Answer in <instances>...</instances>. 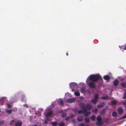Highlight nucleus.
<instances>
[{"label":"nucleus","instance_id":"nucleus-49","mask_svg":"<svg viewBox=\"0 0 126 126\" xmlns=\"http://www.w3.org/2000/svg\"><path fill=\"white\" fill-rule=\"evenodd\" d=\"M3 98H1L0 100H2V99H3Z\"/></svg>","mask_w":126,"mask_h":126},{"label":"nucleus","instance_id":"nucleus-26","mask_svg":"<svg viewBox=\"0 0 126 126\" xmlns=\"http://www.w3.org/2000/svg\"><path fill=\"white\" fill-rule=\"evenodd\" d=\"M65 125V123L63 122H62L58 124L59 126H64Z\"/></svg>","mask_w":126,"mask_h":126},{"label":"nucleus","instance_id":"nucleus-52","mask_svg":"<svg viewBox=\"0 0 126 126\" xmlns=\"http://www.w3.org/2000/svg\"><path fill=\"white\" fill-rule=\"evenodd\" d=\"M86 126H89L88 125H87Z\"/></svg>","mask_w":126,"mask_h":126},{"label":"nucleus","instance_id":"nucleus-14","mask_svg":"<svg viewBox=\"0 0 126 126\" xmlns=\"http://www.w3.org/2000/svg\"><path fill=\"white\" fill-rule=\"evenodd\" d=\"M106 112L105 109H103L100 112V114L101 115H103Z\"/></svg>","mask_w":126,"mask_h":126},{"label":"nucleus","instance_id":"nucleus-47","mask_svg":"<svg viewBox=\"0 0 126 126\" xmlns=\"http://www.w3.org/2000/svg\"><path fill=\"white\" fill-rule=\"evenodd\" d=\"M2 103H3V102H2V103H1V105H3Z\"/></svg>","mask_w":126,"mask_h":126},{"label":"nucleus","instance_id":"nucleus-29","mask_svg":"<svg viewBox=\"0 0 126 126\" xmlns=\"http://www.w3.org/2000/svg\"><path fill=\"white\" fill-rule=\"evenodd\" d=\"M95 116L94 115L92 116L91 117V120L93 121L95 119Z\"/></svg>","mask_w":126,"mask_h":126},{"label":"nucleus","instance_id":"nucleus-19","mask_svg":"<svg viewBox=\"0 0 126 126\" xmlns=\"http://www.w3.org/2000/svg\"><path fill=\"white\" fill-rule=\"evenodd\" d=\"M91 101L92 104H95L97 101V100L93 99L91 100Z\"/></svg>","mask_w":126,"mask_h":126},{"label":"nucleus","instance_id":"nucleus-6","mask_svg":"<svg viewBox=\"0 0 126 126\" xmlns=\"http://www.w3.org/2000/svg\"><path fill=\"white\" fill-rule=\"evenodd\" d=\"M118 112L119 114H122L123 112V110L122 108L121 107L119 108L118 109Z\"/></svg>","mask_w":126,"mask_h":126},{"label":"nucleus","instance_id":"nucleus-30","mask_svg":"<svg viewBox=\"0 0 126 126\" xmlns=\"http://www.w3.org/2000/svg\"><path fill=\"white\" fill-rule=\"evenodd\" d=\"M126 98V91H125L124 94L123 96V99H125Z\"/></svg>","mask_w":126,"mask_h":126},{"label":"nucleus","instance_id":"nucleus-48","mask_svg":"<svg viewBox=\"0 0 126 126\" xmlns=\"http://www.w3.org/2000/svg\"><path fill=\"white\" fill-rule=\"evenodd\" d=\"M66 55L67 56H68V54L67 53H66Z\"/></svg>","mask_w":126,"mask_h":126},{"label":"nucleus","instance_id":"nucleus-24","mask_svg":"<svg viewBox=\"0 0 126 126\" xmlns=\"http://www.w3.org/2000/svg\"><path fill=\"white\" fill-rule=\"evenodd\" d=\"M90 113V111L86 112L85 113L84 115L86 117H87L88 115Z\"/></svg>","mask_w":126,"mask_h":126},{"label":"nucleus","instance_id":"nucleus-15","mask_svg":"<svg viewBox=\"0 0 126 126\" xmlns=\"http://www.w3.org/2000/svg\"><path fill=\"white\" fill-rule=\"evenodd\" d=\"M51 124L53 126H56L58 124V122H53L51 123Z\"/></svg>","mask_w":126,"mask_h":126},{"label":"nucleus","instance_id":"nucleus-40","mask_svg":"<svg viewBox=\"0 0 126 126\" xmlns=\"http://www.w3.org/2000/svg\"><path fill=\"white\" fill-rule=\"evenodd\" d=\"M94 111L96 113L98 111V110L97 109H95L94 110Z\"/></svg>","mask_w":126,"mask_h":126},{"label":"nucleus","instance_id":"nucleus-18","mask_svg":"<svg viewBox=\"0 0 126 126\" xmlns=\"http://www.w3.org/2000/svg\"><path fill=\"white\" fill-rule=\"evenodd\" d=\"M109 97L107 95H106L105 96H103L101 97V98L102 99H103L104 100H106L108 99Z\"/></svg>","mask_w":126,"mask_h":126},{"label":"nucleus","instance_id":"nucleus-23","mask_svg":"<svg viewBox=\"0 0 126 126\" xmlns=\"http://www.w3.org/2000/svg\"><path fill=\"white\" fill-rule=\"evenodd\" d=\"M86 107L87 108L86 109H87V110H89L90 111L91 110L92 108V106H91L87 107Z\"/></svg>","mask_w":126,"mask_h":126},{"label":"nucleus","instance_id":"nucleus-8","mask_svg":"<svg viewBox=\"0 0 126 126\" xmlns=\"http://www.w3.org/2000/svg\"><path fill=\"white\" fill-rule=\"evenodd\" d=\"M22 124V122L20 121H18L15 124V126H21Z\"/></svg>","mask_w":126,"mask_h":126},{"label":"nucleus","instance_id":"nucleus-39","mask_svg":"<svg viewBox=\"0 0 126 126\" xmlns=\"http://www.w3.org/2000/svg\"><path fill=\"white\" fill-rule=\"evenodd\" d=\"M69 117H67L65 118V120H68L69 119Z\"/></svg>","mask_w":126,"mask_h":126},{"label":"nucleus","instance_id":"nucleus-5","mask_svg":"<svg viewBox=\"0 0 126 126\" xmlns=\"http://www.w3.org/2000/svg\"><path fill=\"white\" fill-rule=\"evenodd\" d=\"M75 101V99L74 98L68 99L66 100V102L67 103H72Z\"/></svg>","mask_w":126,"mask_h":126},{"label":"nucleus","instance_id":"nucleus-22","mask_svg":"<svg viewBox=\"0 0 126 126\" xmlns=\"http://www.w3.org/2000/svg\"><path fill=\"white\" fill-rule=\"evenodd\" d=\"M96 120H97V121H101L102 119L101 117L100 116H97Z\"/></svg>","mask_w":126,"mask_h":126},{"label":"nucleus","instance_id":"nucleus-13","mask_svg":"<svg viewBox=\"0 0 126 126\" xmlns=\"http://www.w3.org/2000/svg\"><path fill=\"white\" fill-rule=\"evenodd\" d=\"M52 112L51 111H49V112H48L46 114V116L48 117H49L51 115V114H52Z\"/></svg>","mask_w":126,"mask_h":126},{"label":"nucleus","instance_id":"nucleus-4","mask_svg":"<svg viewBox=\"0 0 126 126\" xmlns=\"http://www.w3.org/2000/svg\"><path fill=\"white\" fill-rule=\"evenodd\" d=\"M70 87L72 89L76 88L77 87V84L75 83H71L70 84Z\"/></svg>","mask_w":126,"mask_h":126},{"label":"nucleus","instance_id":"nucleus-3","mask_svg":"<svg viewBox=\"0 0 126 126\" xmlns=\"http://www.w3.org/2000/svg\"><path fill=\"white\" fill-rule=\"evenodd\" d=\"M93 82H90L88 84L89 87L91 88H94L95 87L94 84Z\"/></svg>","mask_w":126,"mask_h":126},{"label":"nucleus","instance_id":"nucleus-36","mask_svg":"<svg viewBox=\"0 0 126 126\" xmlns=\"http://www.w3.org/2000/svg\"><path fill=\"white\" fill-rule=\"evenodd\" d=\"M49 119L48 118L47 119V120H45V123L46 124H47V123H48V121H49Z\"/></svg>","mask_w":126,"mask_h":126},{"label":"nucleus","instance_id":"nucleus-9","mask_svg":"<svg viewBox=\"0 0 126 126\" xmlns=\"http://www.w3.org/2000/svg\"><path fill=\"white\" fill-rule=\"evenodd\" d=\"M103 78L104 79L106 80H109L110 79L109 76L107 75L104 76L103 77Z\"/></svg>","mask_w":126,"mask_h":126},{"label":"nucleus","instance_id":"nucleus-2","mask_svg":"<svg viewBox=\"0 0 126 126\" xmlns=\"http://www.w3.org/2000/svg\"><path fill=\"white\" fill-rule=\"evenodd\" d=\"M84 106L85 104L84 103L81 104L80 105V107L82 108L83 110H79L78 111V113L79 114H80L83 113H85L87 111V110L86 108L83 106Z\"/></svg>","mask_w":126,"mask_h":126},{"label":"nucleus","instance_id":"nucleus-1","mask_svg":"<svg viewBox=\"0 0 126 126\" xmlns=\"http://www.w3.org/2000/svg\"><path fill=\"white\" fill-rule=\"evenodd\" d=\"M89 79L90 80L96 82L100 80L102 83L103 80L101 77L99 75H92L89 77Z\"/></svg>","mask_w":126,"mask_h":126},{"label":"nucleus","instance_id":"nucleus-16","mask_svg":"<svg viewBox=\"0 0 126 126\" xmlns=\"http://www.w3.org/2000/svg\"><path fill=\"white\" fill-rule=\"evenodd\" d=\"M99 98V97L98 94H96L94 95V99L97 101V100Z\"/></svg>","mask_w":126,"mask_h":126},{"label":"nucleus","instance_id":"nucleus-41","mask_svg":"<svg viewBox=\"0 0 126 126\" xmlns=\"http://www.w3.org/2000/svg\"><path fill=\"white\" fill-rule=\"evenodd\" d=\"M122 118H123V119H124V118H126V114L125 115L123 116L122 117Z\"/></svg>","mask_w":126,"mask_h":126},{"label":"nucleus","instance_id":"nucleus-51","mask_svg":"<svg viewBox=\"0 0 126 126\" xmlns=\"http://www.w3.org/2000/svg\"><path fill=\"white\" fill-rule=\"evenodd\" d=\"M92 112H94V111L93 110H92Z\"/></svg>","mask_w":126,"mask_h":126},{"label":"nucleus","instance_id":"nucleus-38","mask_svg":"<svg viewBox=\"0 0 126 126\" xmlns=\"http://www.w3.org/2000/svg\"><path fill=\"white\" fill-rule=\"evenodd\" d=\"M4 122L3 121H0V126L3 124Z\"/></svg>","mask_w":126,"mask_h":126},{"label":"nucleus","instance_id":"nucleus-37","mask_svg":"<svg viewBox=\"0 0 126 126\" xmlns=\"http://www.w3.org/2000/svg\"><path fill=\"white\" fill-rule=\"evenodd\" d=\"M85 124L83 123H81L79 126H84Z\"/></svg>","mask_w":126,"mask_h":126},{"label":"nucleus","instance_id":"nucleus-12","mask_svg":"<svg viewBox=\"0 0 126 126\" xmlns=\"http://www.w3.org/2000/svg\"><path fill=\"white\" fill-rule=\"evenodd\" d=\"M111 103L112 105H116L117 102L115 100H113L111 101Z\"/></svg>","mask_w":126,"mask_h":126},{"label":"nucleus","instance_id":"nucleus-21","mask_svg":"<svg viewBox=\"0 0 126 126\" xmlns=\"http://www.w3.org/2000/svg\"><path fill=\"white\" fill-rule=\"evenodd\" d=\"M101 121H97L96 123V125L98 126H100L102 125Z\"/></svg>","mask_w":126,"mask_h":126},{"label":"nucleus","instance_id":"nucleus-27","mask_svg":"<svg viewBox=\"0 0 126 126\" xmlns=\"http://www.w3.org/2000/svg\"><path fill=\"white\" fill-rule=\"evenodd\" d=\"M75 95L76 96H80V94L78 92H75L74 93Z\"/></svg>","mask_w":126,"mask_h":126},{"label":"nucleus","instance_id":"nucleus-31","mask_svg":"<svg viewBox=\"0 0 126 126\" xmlns=\"http://www.w3.org/2000/svg\"><path fill=\"white\" fill-rule=\"evenodd\" d=\"M12 110H6L7 112L9 114H10L12 112Z\"/></svg>","mask_w":126,"mask_h":126},{"label":"nucleus","instance_id":"nucleus-11","mask_svg":"<svg viewBox=\"0 0 126 126\" xmlns=\"http://www.w3.org/2000/svg\"><path fill=\"white\" fill-rule=\"evenodd\" d=\"M118 80L116 79L113 82V85L115 86H117L118 85Z\"/></svg>","mask_w":126,"mask_h":126},{"label":"nucleus","instance_id":"nucleus-20","mask_svg":"<svg viewBox=\"0 0 126 126\" xmlns=\"http://www.w3.org/2000/svg\"><path fill=\"white\" fill-rule=\"evenodd\" d=\"M85 88L84 87H83L81 88L80 91L82 93H84L85 92Z\"/></svg>","mask_w":126,"mask_h":126},{"label":"nucleus","instance_id":"nucleus-33","mask_svg":"<svg viewBox=\"0 0 126 126\" xmlns=\"http://www.w3.org/2000/svg\"><path fill=\"white\" fill-rule=\"evenodd\" d=\"M59 103L61 105H63V101L62 100H61L59 101Z\"/></svg>","mask_w":126,"mask_h":126},{"label":"nucleus","instance_id":"nucleus-25","mask_svg":"<svg viewBox=\"0 0 126 126\" xmlns=\"http://www.w3.org/2000/svg\"><path fill=\"white\" fill-rule=\"evenodd\" d=\"M112 115L114 117H116L117 115V113L115 111H113L112 113Z\"/></svg>","mask_w":126,"mask_h":126},{"label":"nucleus","instance_id":"nucleus-42","mask_svg":"<svg viewBox=\"0 0 126 126\" xmlns=\"http://www.w3.org/2000/svg\"><path fill=\"white\" fill-rule=\"evenodd\" d=\"M91 106V105H90L89 104H87V105H86V107L88 106Z\"/></svg>","mask_w":126,"mask_h":126},{"label":"nucleus","instance_id":"nucleus-46","mask_svg":"<svg viewBox=\"0 0 126 126\" xmlns=\"http://www.w3.org/2000/svg\"><path fill=\"white\" fill-rule=\"evenodd\" d=\"M108 119H106V122H108Z\"/></svg>","mask_w":126,"mask_h":126},{"label":"nucleus","instance_id":"nucleus-28","mask_svg":"<svg viewBox=\"0 0 126 126\" xmlns=\"http://www.w3.org/2000/svg\"><path fill=\"white\" fill-rule=\"evenodd\" d=\"M66 113H64L62 114V115H61V116L62 117L64 118L66 116Z\"/></svg>","mask_w":126,"mask_h":126},{"label":"nucleus","instance_id":"nucleus-45","mask_svg":"<svg viewBox=\"0 0 126 126\" xmlns=\"http://www.w3.org/2000/svg\"><path fill=\"white\" fill-rule=\"evenodd\" d=\"M74 89H75V88H72H72H71V89H72V92H74Z\"/></svg>","mask_w":126,"mask_h":126},{"label":"nucleus","instance_id":"nucleus-7","mask_svg":"<svg viewBox=\"0 0 126 126\" xmlns=\"http://www.w3.org/2000/svg\"><path fill=\"white\" fill-rule=\"evenodd\" d=\"M105 104L104 102H102L101 104H99L97 105V107L99 108H102L105 105Z\"/></svg>","mask_w":126,"mask_h":126},{"label":"nucleus","instance_id":"nucleus-10","mask_svg":"<svg viewBox=\"0 0 126 126\" xmlns=\"http://www.w3.org/2000/svg\"><path fill=\"white\" fill-rule=\"evenodd\" d=\"M77 120L79 122H82L83 120V118L81 116H79L77 118Z\"/></svg>","mask_w":126,"mask_h":126},{"label":"nucleus","instance_id":"nucleus-43","mask_svg":"<svg viewBox=\"0 0 126 126\" xmlns=\"http://www.w3.org/2000/svg\"><path fill=\"white\" fill-rule=\"evenodd\" d=\"M123 104L124 105H126V101H125L123 103Z\"/></svg>","mask_w":126,"mask_h":126},{"label":"nucleus","instance_id":"nucleus-44","mask_svg":"<svg viewBox=\"0 0 126 126\" xmlns=\"http://www.w3.org/2000/svg\"><path fill=\"white\" fill-rule=\"evenodd\" d=\"M123 49L124 50H126V45L124 48H123Z\"/></svg>","mask_w":126,"mask_h":126},{"label":"nucleus","instance_id":"nucleus-35","mask_svg":"<svg viewBox=\"0 0 126 126\" xmlns=\"http://www.w3.org/2000/svg\"><path fill=\"white\" fill-rule=\"evenodd\" d=\"M12 106L10 104H7V107L8 108H10L12 107Z\"/></svg>","mask_w":126,"mask_h":126},{"label":"nucleus","instance_id":"nucleus-17","mask_svg":"<svg viewBox=\"0 0 126 126\" xmlns=\"http://www.w3.org/2000/svg\"><path fill=\"white\" fill-rule=\"evenodd\" d=\"M121 86L123 87L126 88V83L124 82L122 83L121 84Z\"/></svg>","mask_w":126,"mask_h":126},{"label":"nucleus","instance_id":"nucleus-50","mask_svg":"<svg viewBox=\"0 0 126 126\" xmlns=\"http://www.w3.org/2000/svg\"><path fill=\"white\" fill-rule=\"evenodd\" d=\"M14 121V120H12V121L11 122H12V123L13 121Z\"/></svg>","mask_w":126,"mask_h":126},{"label":"nucleus","instance_id":"nucleus-34","mask_svg":"<svg viewBox=\"0 0 126 126\" xmlns=\"http://www.w3.org/2000/svg\"><path fill=\"white\" fill-rule=\"evenodd\" d=\"M74 116V115L73 114H71L70 115L69 118H73Z\"/></svg>","mask_w":126,"mask_h":126},{"label":"nucleus","instance_id":"nucleus-32","mask_svg":"<svg viewBox=\"0 0 126 126\" xmlns=\"http://www.w3.org/2000/svg\"><path fill=\"white\" fill-rule=\"evenodd\" d=\"M85 122H89L90 121V120L88 118H86L84 119Z\"/></svg>","mask_w":126,"mask_h":126}]
</instances>
